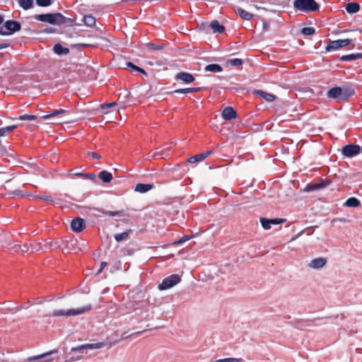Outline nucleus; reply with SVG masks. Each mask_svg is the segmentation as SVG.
I'll list each match as a JSON object with an SVG mask.
<instances>
[{
	"instance_id": "nucleus-55",
	"label": "nucleus",
	"mask_w": 362,
	"mask_h": 362,
	"mask_svg": "<svg viewBox=\"0 0 362 362\" xmlns=\"http://www.w3.org/2000/svg\"><path fill=\"white\" fill-rule=\"evenodd\" d=\"M88 156L95 159H100L101 158V156L95 152H89Z\"/></svg>"
},
{
	"instance_id": "nucleus-15",
	"label": "nucleus",
	"mask_w": 362,
	"mask_h": 362,
	"mask_svg": "<svg viewBox=\"0 0 362 362\" xmlns=\"http://www.w3.org/2000/svg\"><path fill=\"white\" fill-rule=\"evenodd\" d=\"M98 72L95 69H83V73L80 74L83 80L93 81L97 78Z\"/></svg>"
},
{
	"instance_id": "nucleus-9",
	"label": "nucleus",
	"mask_w": 362,
	"mask_h": 362,
	"mask_svg": "<svg viewBox=\"0 0 362 362\" xmlns=\"http://www.w3.org/2000/svg\"><path fill=\"white\" fill-rule=\"evenodd\" d=\"M174 79L176 81H182L185 84H190L195 81V77L190 73L181 71L175 74Z\"/></svg>"
},
{
	"instance_id": "nucleus-36",
	"label": "nucleus",
	"mask_w": 362,
	"mask_h": 362,
	"mask_svg": "<svg viewBox=\"0 0 362 362\" xmlns=\"http://www.w3.org/2000/svg\"><path fill=\"white\" fill-rule=\"evenodd\" d=\"M19 5L25 10L30 9L33 6V0H18Z\"/></svg>"
},
{
	"instance_id": "nucleus-43",
	"label": "nucleus",
	"mask_w": 362,
	"mask_h": 362,
	"mask_svg": "<svg viewBox=\"0 0 362 362\" xmlns=\"http://www.w3.org/2000/svg\"><path fill=\"white\" fill-rule=\"evenodd\" d=\"M301 33L305 35H312L315 33V29L311 27H305L301 30Z\"/></svg>"
},
{
	"instance_id": "nucleus-59",
	"label": "nucleus",
	"mask_w": 362,
	"mask_h": 362,
	"mask_svg": "<svg viewBox=\"0 0 362 362\" xmlns=\"http://www.w3.org/2000/svg\"><path fill=\"white\" fill-rule=\"evenodd\" d=\"M269 28V23L265 21H263V30L267 31Z\"/></svg>"
},
{
	"instance_id": "nucleus-57",
	"label": "nucleus",
	"mask_w": 362,
	"mask_h": 362,
	"mask_svg": "<svg viewBox=\"0 0 362 362\" xmlns=\"http://www.w3.org/2000/svg\"><path fill=\"white\" fill-rule=\"evenodd\" d=\"M107 265V262H102L100 263V269L98 271L97 274H100L103 269Z\"/></svg>"
},
{
	"instance_id": "nucleus-49",
	"label": "nucleus",
	"mask_w": 362,
	"mask_h": 362,
	"mask_svg": "<svg viewBox=\"0 0 362 362\" xmlns=\"http://www.w3.org/2000/svg\"><path fill=\"white\" fill-rule=\"evenodd\" d=\"M36 4L40 6H47L51 4V0H36Z\"/></svg>"
},
{
	"instance_id": "nucleus-63",
	"label": "nucleus",
	"mask_w": 362,
	"mask_h": 362,
	"mask_svg": "<svg viewBox=\"0 0 362 362\" xmlns=\"http://www.w3.org/2000/svg\"><path fill=\"white\" fill-rule=\"evenodd\" d=\"M132 334H129V335H128V334H127V333H126V332H124V333H123V334H122V337H121V339H120V340H119V341L124 340V339H127L129 337H130V336H132Z\"/></svg>"
},
{
	"instance_id": "nucleus-38",
	"label": "nucleus",
	"mask_w": 362,
	"mask_h": 362,
	"mask_svg": "<svg viewBox=\"0 0 362 362\" xmlns=\"http://www.w3.org/2000/svg\"><path fill=\"white\" fill-rule=\"evenodd\" d=\"M44 250V245L41 243H30V250L31 252H37Z\"/></svg>"
},
{
	"instance_id": "nucleus-2",
	"label": "nucleus",
	"mask_w": 362,
	"mask_h": 362,
	"mask_svg": "<svg viewBox=\"0 0 362 362\" xmlns=\"http://www.w3.org/2000/svg\"><path fill=\"white\" fill-rule=\"evenodd\" d=\"M92 309V305L90 304H88L85 306L78 308H71L65 310H54L51 314L52 316L54 317H70V316H76L84 314L90 311Z\"/></svg>"
},
{
	"instance_id": "nucleus-60",
	"label": "nucleus",
	"mask_w": 362,
	"mask_h": 362,
	"mask_svg": "<svg viewBox=\"0 0 362 362\" xmlns=\"http://www.w3.org/2000/svg\"><path fill=\"white\" fill-rule=\"evenodd\" d=\"M205 68H221V66L216 64H211L206 65Z\"/></svg>"
},
{
	"instance_id": "nucleus-6",
	"label": "nucleus",
	"mask_w": 362,
	"mask_h": 362,
	"mask_svg": "<svg viewBox=\"0 0 362 362\" xmlns=\"http://www.w3.org/2000/svg\"><path fill=\"white\" fill-rule=\"evenodd\" d=\"M361 148L356 144H348L342 147L341 153L346 158H353L361 152Z\"/></svg>"
},
{
	"instance_id": "nucleus-29",
	"label": "nucleus",
	"mask_w": 362,
	"mask_h": 362,
	"mask_svg": "<svg viewBox=\"0 0 362 362\" xmlns=\"http://www.w3.org/2000/svg\"><path fill=\"white\" fill-rule=\"evenodd\" d=\"M54 51L59 55L67 54L69 52V49L67 47H64L60 44H56L54 46Z\"/></svg>"
},
{
	"instance_id": "nucleus-5",
	"label": "nucleus",
	"mask_w": 362,
	"mask_h": 362,
	"mask_svg": "<svg viewBox=\"0 0 362 362\" xmlns=\"http://www.w3.org/2000/svg\"><path fill=\"white\" fill-rule=\"evenodd\" d=\"M181 281V276L179 274H172L164 278L162 282L158 286L160 291L169 289Z\"/></svg>"
},
{
	"instance_id": "nucleus-50",
	"label": "nucleus",
	"mask_w": 362,
	"mask_h": 362,
	"mask_svg": "<svg viewBox=\"0 0 362 362\" xmlns=\"http://www.w3.org/2000/svg\"><path fill=\"white\" fill-rule=\"evenodd\" d=\"M117 105V103L115 102L109 103H103L100 105V108L102 110H107L111 107H113Z\"/></svg>"
},
{
	"instance_id": "nucleus-32",
	"label": "nucleus",
	"mask_w": 362,
	"mask_h": 362,
	"mask_svg": "<svg viewBox=\"0 0 362 362\" xmlns=\"http://www.w3.org/2000/svg\"><path fill=\"white\" fill-rule=\"evenodd\" d=\"M118 63L116 64L117 66H126L127 68H139L138 66L134 65L131 62H126L122 57H119L117 59Z\"/></svg>"
},
{
	"instance_id": "nucleus-27",
	"label": "nucleus",
	"mask_w": 362,
	"mask_h": 362,
	"mask_svg": "<svg viewBox=\"0 0 362 362\" xmlns=\"http://www.w3.org/2000/svg\"><path fill=\"white\" fill-rule=\"evenodd\" d=\"M360 9V6L357 3H349L346 6V10L349 13H355Z\"/></svg>"
},
{
	"instance_id": "nucleus-35",
	"label": "nucleus",
	"mask_w": 362,
	"mask_h": 362,
	"mask_svg": "<svg viewBox=\"0 0 362 362\" xmlns=\"http://www.w3.org/2000/svg\"><path fill=\"white\" fill-rule=\"evenodd\" d=\"M17 128V125H11L0 128V137L7 135L8 133Z\"/></svg>"
},
{
	"instance_id": "nucleus-1",
	"label": "nucleus",
	"mask_w": 362,
	"mask_h": 362,
	"mask_svg": "<svg viewBox=\"0 0 362 362\" xmlns=\"http://www.w3.org/2000/svg\"><path fill=\"white\" fill-rule=\"evenodd\" d=\"M354 94V89L350 86L343 88L336 86L330 88L327 91V97L337 100H346Z\"/></svg>"
},
{
	"instance_id": "nucleus-54",
	"label": "nucleus",
	"mask_w": 362,
	"mask_h": 362,
	"mask_svg": "<svg viewBox=\"0 0 362 362\" xmlns=\"http://www.w3.org/2000/svg\"><path fill=\"white\" fill-rule=\"evenodd\" d=\"M84 349H85L84 344H82V345H80V346H76V347H72L71 349V351H72V352L81 351L84 350Z\"/></svg>"
},
{
	"instance_id": "nucleus-20",
	"label": "nucleus",
	"mask_w": 362,
	"mask_h": 362,
	"mask_svg": "<svg viewBox=\"0 0 362 362\" xmlns=\"http://www.w3.org/2000/svg\"><path fill=\"white\" fill-rule=\"evenodd\" d=\"M170 149H171L170 146H168V147L163 148H157L151 156L153 158H157V157L163 158L164 156H168L169 151H170Z\"/></svg>"
},
{
	"instance_id": "nucleus-18",
	"label": "nucleus",
	"mask_w": 362,
	"mask_h": 362,
	"mask_svg": "<svg viewBox=\"0 0 362 362\" xmlns=\"http://www.w3.org/2000/svg\"><path fill=\"white\" fill-rule=\"evenodd\" d=\"M212 153V151H209L204 153H199L195 156H193L190 157L188 159V162L190 163H195L197 162H200L204 160L206 158H207L211 153Z\"/></svg>"
},
{
	"instance_id": "nucleus-11",
	"label": "nucleus",
	"mask_w": 362,
	"mask_h": 362,
	"mask_svg": "<svg viewBox=\"0 0 362 362\" xmlns=\"http://www.w3.org/2000/svg\"><path fill=\"white\" fill-rule=\"evenodd\" d=\"M86 228V222L81 218H76L71 221V228L73 231L80 233Z\"/></svg>"
},
{
	"instance_id": "nucleus-45",
	"label": "nucleus",
	"mask_w": 362,
	"mask_h": 362,
	"mask_svg": "<svg viewBox=\"0 0 362 362\" xmlns=\"http://www.w3.org/2000/svg\"><path fill=\"white\" fill-rule=\"evenodd\" d=\"M315 190H318V187L316 185L315 183L309 184V185H306V187L304 189V191L307 192H313Z\"/></svg>"
},
{
	"instance_id": "nucleus-16",
	"label": "nucleus",
	"mask_w": 362,
	"mask_h": 362,
	"mask_svg": "<svg viewBox=\"0 0 362 362\" xmlns=\"http://www.w3.org/2000/svg\"><path fill=\"white\" fill-rule=\"evenodd\" d=\"M327 263V259L324 257L315 258L310 261L308 266L313 269H320Z\"/></svg>"
},
{
	"instance_id": "nucleus-46",
	"label": "nucleus",
	"mask_w": 362,
	"mask_h": 362,
	"mask_svg": "<svg viewBox=\"0 0 362 362\" xmlns=\"http://www.w3.org/2000/svg\"><path fill=\"white\" fill-rule=\"evenodd\" d=\"M269 221H270V225H278V224H281V223H283L286 221V219L284 218H271L269 219Z\"/></svg>"
},
{
	"instance_id": "nucleus-26",
	"label": "nucleus",
	"mask_w": 362,
	"mask_h": 362,
	"mask_svg": "<svg viewBox=\"0 0 362 362\" xmlns=\"http://www.w3.org/2000/svg\"><path fill=\"white\" fill-rule=\"evenodd\" d=\"M237 13L243 19L246 21H250L253 18V14L250 12L246 11L245 10L238 8L236 10Z\"/></svg>"
},
{
	"instance_id": "nucleus-39",
	"label": "nucleus",
	"mask_w": 362,
	"mask_h": 362,
	"mask_svg": "<svg viewBox=\"0 0 362 362\" xmlns=\"http://www.w3.org/2000/svg\"><path fill=\"white\" fill-rule=\"evenodd\" d=\"M54 353H57V349H54V350H52L50 351H48L47 353H45V354H40V355H38V356H33V357H30L29 358V361H38L39 359H42L47 356H49L52 354H54Z\"/></svg>"
},
{
	"instance_id": "nucleus-40",
	"label": "nucleus",
	"mask_w": 362,
	"mask_h": 362,
	"mask_svg": "<svg viewBox=\"0 0 362 362\" xmlns=\"http://www.w3.org/2000/svg\"><path fill=\"white\" fill-rule=\"evenodd\" d=\"M242 358H221L216 361L211 360L210 362H239L242 361Z\"/></svg>"
},
{
	"instance_id": "nucleus-52",
	"label": "nucleus",
	"mask_w": 362,
	"mask_h": 362,
	"mask_svg": "<svg viewBox=\"0 0 362 362\" xmlns=\"http://www.w3.org/2000/svg\"><path fill=\"white\" fill-rule=\"evenodd\" d=\"M9 194L14 195V196H22V197L25 196L24 192L19 189L13 190V191L9 193Z\"/></svg>"
},
{
	"instance_id": "nucleus-42",
	"label": "nucleus",
	"mask_w": 362,
	"mask_h": 362,
	"mask_svg": "<svg viewBox=\"0 0 362 362\" xmlns=\"http://www.w3.org/2000/svg\"><path fill=\"white\" fill-rule=\"evenodd\" d=\"M18 119L22 121H24V120L35 121L37 119V117L36 115H20Z\"/></svg>"
},
{
	"instance_id": "nucleus-28",
	"label": "nucleus",
	"mask_w": 362,
	"mask_h": 362,
	"mask_svg": "<svg viewBox=\"0 0 362 362\" xmlns=\"http://www.w3.org/2000/svg\"><path fill=\"white\" fill-rule=\"evenodd\" d=\"M362 58V53L351 54L348 55H344L339 58L341 61H352L357 60Z\"/></svg>"
},
{
	"instance_id": "nucleus-8",
	"label": "nucleus",
	"mask_w": 362,
	"mask_h": 362,
	"mask_svg": "<svg viewBox=\"0 0 362 362\" xmlns=\"http://www.w3.org/2000/svg\"><path fill=\"white\" fill-rule=\"evenodd\" d=\"M351 42V40L349 39L329 41V44L325 47V50L327 52L336 50L349 45Z\"/></svg>"
},
{
	"instance_id": "nucleus-41",
	"label": "nucleus",
	"mask_w": 362,
	"mask_h": 362,
	"mask_svg": "<svg viewBox=\"0 0 362 362\" xmlns=\"http://www.w3.org/2000/svg\"><path fill=\"white\" fill-rule=\"evenodd\" d=\"M259 221L261 223L262 228L264 230H269L271 228L270 221L269 218H260Z\"/></svg>"
},
{
	"instance_id": "nucleus-61",
	"label": "nucleus",
	"mask_w": 362,
	"mask_h": 362,
	"mask_svg": "<svg viewBox=\"0 0 362 362\" xmlns=\"http://www.w3.org/2000/svg\"><path fill=\"white\" fill-rule=\"evenodd\" d=\"M29 307L28 305V303L24 304L22 306H16V310L17 311H19L21 310L22 308H25V309H27Z\"/></svg>"
},
{
	"instance_id": "nucleus-7",
	"label": "nucleus",
	"mask_w": 362,
	"mask_h": 362,
	"mask_svg": "<svg viewBox=\"0 0 362 362\" xmlns=\"http://www.w3.org/2000/svg\"><path fill=\"white\" fill-rule=\"evenodd\" d=\"M219 62L223 61V63L221 64L222 66H224L226 67L228 66H254V64H252L249 59H222L218 60Z\"/></svg>"
},
{
	"instance_id": "nucleus-64",
	"label": "nucleus",
	"mask_w": 362,
	"mask_h": 362,
	"mask_svg": "<svg viewBox=\"0 0 362 362\" xmlns=\"http://www.w3.org/2000/svg\"><path fill=\"white\" fill-rule=\"evenodd\" d=\"M19 244H17L13 247V249L14 250L15 252H21V250H19Z\"/></svg>"
},
{
	"instance_id": "nucleus-37",
	"label": "nucleus",
	"mask_w": 362,
	"mask_h": 362,
	"mask_svg": "<svg viewBox=\"0 0 362 362\" xmlns=\"http://www.w3.org/2000/svg\"><path fill=\"white\" fill-rule=\"evenodd\" d=\"M106 345L105 342H98L95 344H85L84 347L85 349H101Z\"/></svg>"
},
{
	"instance_id": "nucleus-10",
	"label": "nucleus",
	"mask_w": 362,
	"mask_h": 362,
	"mask_svg": "<svg viewBox=\"0 0 362 362\" xmlns=\"http://www.w3.org/2000/svg\"><path fill=\"white\" fill-rule=\"evenodd\" d=\"M4 28L8 31V35H12L21 30V25L18 21L9 20L4 23Z\"/></svg>"
},
{
	"instance_id": "nucleus-44",
	"label": "nucleus",
	"mask_w": 362,
	"mask_h": 362,
	"mask_svg": "<svg viewBox=\"0 0 362 362\" xmlns=\"http://www.w3.org/2000/svg\"><path fill=\"white\" fill-rule=\"evenodd\" d=\"M330 183H331V182L329 180H322L320 182H317L315 184L318 187V189H320L327 187Z\"/></svg>"
},
{
	"instance_id": "nucleus-3",
	"label": "nucleus",
	"mask_w": 362,
	"mask_h": 362,
	"mask_svg": "<svg viewBox=\"0 0 362 362\" xmlns=\"http://www.w3.org/2000/svg\"><path fill=\"white\" fill-rule=\"evenodd\" d=\"M35 19L42 22L49 23L52 25H62L66 23V18L60 13L39 14Z\"/></svg>"
},
{
	"instance_id": "nucleus-47",
	"label": "nucleus",
	"mask_w": 362,
	"mask_h": 362,
	"mask_svg": "<svg viewBox=\"0 0 362 362\" xmlns=\"http://www.w3.org/2000/svg\"><path fill=\"white\" fill-rule=\"evenodd\" d=\"M146 47L148 48H150V49H154V50H158V49H161L164 47L163 45L160 44V45H155V44H153V43H148L146 45Z\"/></svg>"
},
{
	"instance_id": "nucleus-56",
	"label": "nucleus",
	"mask_w": 362,
	"mask_h": 362,
	"mask_svg": "<svg viewBox=\"0 0 362 362\" xmlns=\"http://www.w3.org/2000/svg\"><path fill=\"white\" fill-rule=\"evenodd\" d=\"M83 178L90 179L91 180H94L95 179V175L93 173H86L84 174Z\"/></svg>"
},
{
	"instance_id": "nucleus-48",
	"label": "nucleus",
	"mask_w": 362,
	"mask_h": 362,
	"mask_svg": "<svg viewBox=\"0 0 362 362\" xmlns=\"http://www.w3.org/2000/svg\"><path fill=\"white\" fill-rule=\"evenodd\" d=\"M19 250H21V252L23 253L30 252V244L25 243L23 245H19Z\"/></svg>"
},
{
	"instance_id": "nucleus-62",
	"label": "nucleus",
	"mask_w": 362,
	"mask_h": 362,
	"mask_svg": "<svg viewBox=\"0 0 362 362\" xmlns=\"http://www.w3.org/2000/svg\"><path fill=\"white\" fill-rule=\"evenodd\" d=\"M305 232V230H301L300 232H299L298 233H297L293 238L292 240H296L297 238H298L300 236H301Z\"/></svg>"
},
{
	"instance_id": "nucleus-25",
	"label": "nucleus",
	"mask_w": 362,
	"mask_h": 362,
	"mask_svg": "<svg viewBox=\"0 0 362 362\" xmlns=\"http://www.w3.org/2000/svg\"><path fill=\"white\" fill-rule=\"evenodd\" d=\"M255 93L260 95L262 98H264L267 102H272L275 100L276 96L272 93H267L262 90H257Z\"/></svg>"
},
{
	"instance_id": "nucleus-34",
	"label": "nucleus",
	"mask_w": 362,
	"mask_h": 362,
	"mask_svg": "<svg viewBox=\"0 0 362 362\" xmlns=\"http://www.w3.org/2000/svg\"><path fill=\"white\" fill-rule=\"evenodd\" d=\"M0 309L5 312L11 311V310H16V307L13 306L11 301L4 302L1 304V307L0 308Z\"/></svg>"
},
{
	"instance_id": "nucleus-12",
	"label": "nucleus",
	"mask_w": 362,
	"mask_h": 362,
	"mask_svg": "<svg viewBox=\"0 0 362 362\" xmlns=\"http://www.w3.org/2000/svg\"><path fill=\"white\" fill-rule=\"evenodd\" d=\"M132 71L139 73L141 76L142 79L144 81L150 82L151 81L155 80V74L153 71V69H148V71H146V69H131Z\"/></svg>"
},
{
	"instance_id": "nucleus-53",
	"label": "nucleus",
	"mask_w": 362,
	"mask_h": 362,
	"mask_svg": "<svg viewBox=\"0 0 362 362\" xmlns=\"http://www.w3.org/2000/svg\"><path fill=\"white\" fill-rule=\"evenodd\" d=\"M191 238L190 236H188V235H184L182 236L181 238H180L177 242L176 243H178V244H182L187 240H189V239Z\"/></svg>"
},
{
	"instance_id": "nucleus-4",
	"label": "nucleus",
	"mask_w": 362,
	"mask_h": 362,
	"mask_svg": "<svg viewBox=\"0 0 362 362\" xmlns=\"http://www.w3.org/2000/svg\"><path fill=\"white\" fill-rule=\"evenodd\" d=\"M293 6L296 9L303 11H316L320 6L315 0H294Z\"/></svg>"
},
{
	"instance_id": "nucleus-21",
	"label": "nucleus",
	"mask_w": 362,
	"mask_h": 362,
	"mask_svg": "<svg viewBox=\"0 0 362 362\" xmlns=\"http://www.w3.org/2000/svg\"><path fill=\"white\" fill-rule=\"evenodd\" d=\"M344 206L350 208H357L361 206V202L357 198L352 197L346 200Z\"/></svg>"
},
{
	"instance_id": "nucleus-22",
	"label": "nucleus",
	"mask_w": 362,
	"mask_h": 362,
	"mask_svg": "<svg viewBox=\"0 0 362 362\" xmlns=\"http://www.w3.org/2000/svg\"><path fill=\"white\" fill-rule=\"evenodd\" d=\"M209 26L212 29L214 33H223L225 31V27L222 25H220L218 21L216 20L212 21Z\"/></svg>"
},
{
	"instance_id": "nucleus-19",
	"label": "nucleus",
	"mask_w": 362,
	"mask_h": 362,
	"mask_svg": "<svg viewBox=\"0 0 362 362\" xmlns=\"http://www.w3.org/2000/svg\"><path fill=\"white\" fill-rule=\"evenodd\" d=\"M203 89L202 87H193L186 88H178L170 93V94L177 93V94H187L189 93L199 92Z\"/></svg>"
},
{
	"instance_id": "nucleus-58",
	"label": "nucleus",
	"mask_w": 362,
	"mask_h": 362,
	"mask_svg": "<svg viewBox=\"0 0 362 362\" xmlns=\"http://www.w3.org/2000/svg\"><path fill=\"white\" fill-rule=\"evenodd\" d=\"M0 35H9L8 34V31L6 30L4 26L0 28Z\"/></svg>"
},
{
	"instance_id": "nucleus-31",
	"label": "nucleus",
	"mask_w": 362,
	"mask_h": 362,
	"mask_svg": "<svg viewBox=\"0 0 362 362\" xmlns=\"http://www.w3.org/2000/svg\"><path fill=\"white\" fill-rule=\"evenodd\" d=\"M61 244L59 241H49L44 244V250H56L60 247Z\"/></svg>"
},
{
	"instance_id": "nucleus-13",
	"label": "nucleus",
	"mask_w": 362,
	"mask_h": 362,
	"mask_svg": "<svg viewBox=\"0 0 362 362\" xmlns=\"http://www.w3.org/2000/svg\"><path fill=\"white\" fill-rule=\"evenodd\" d=\"M68 114V111L64 109L52 110L47 115H45L41 117L42 119L47 120L52 118L58 117L59 119L62 118L63 115Z\"/></svg>"
},
{
	"instance_id": "nucleus-30",
	"label": "nucleus",
	"mask_w": 362,
	"mask_h": 362,
	"mask_svg": "<svg viewBox=\"0 0 362 362\" xmlns=\"http://www.w3.org/2000/svg\"><path fill=\"white\" fill-rule=\"evenodd\" d=\"M132 233V230H129L127 231L117 233L114 235V238L117 242H122L128 238L129 234Z\"/></svg>"
},
{
	"instance_id": "nucleus-23",
	"label": "nucleus",
	"mask_w": 362,
	"mask_h": 362,
	"mask_svg": "<svg viewBox=\"0 0 362 362\" xmlns=\"http://www.w3.org/2000/svg\"><path fill=\"white\" fill-rule=\"evenodd\" d=\"M98 177L104 182L109 183L112 180V175L107 170H103L99 173Z\"/></svg>"
},
{
	"instance_id": "nucleus-14",
	"label": "nucleus",
	"mask_w": 362,
	"mask_h": 362,
	"mask_svg": "<svg viewBox=\"0 0 362 362\" xmlns=\"http://www.w3.org/2000/svg\"><path fill=\"white\" fill-rule=\"evenodd\" d=\"M221 116L225 120L229 121L236 118L237 112L233 107H227L223 110Z\"/></svg>"
},
{
	"instance_id": "nucleus-51",
	"label": "nucleus",
	"mask_w": 362,
	"mask_h": 362,
	"mask_svg": "<svg viewBox=\"0 0 362 362\" xmlns=\"http://www.w3.org/2000/svg\"><path fill=\"white\" fill-rule=\"evenodd\" d=\"M36 199L44 200L49 202H53L54 200L51 196L45 195V196H36Z\"/></svg>"
},
{
	"instance_id": "nucleus-17",
	"label": "nucleus",
	"mask_w": 362,
	"mask_h": 362,
	"mask_svg": "<svg viewBox=\"0 0 362 362\" xmlns=\"http://www.w3.org/2000/svg\"><path fill=\"white\" fill-rule=\"evenodd\" d=\"M153 188L154 185L153 184L137 183L134 187V191L144 194Z\"/></svg>"
},
{
	"instance_id": "nucleus-24",
	"label": "nucleus",
	"mask_w": 362,
	"mask_h": 362,
	"mask_svg": "<svg viewBox=\"0 0 362 362\" xmlns=\"http://www.w3.org/2000/svg\"><path fill=\"white\" fill-rule=\"evenodd\" d=\"M103 215L109 216H119L120 218H124L127 216L123 211H106L104 209L100 210Z\"/></svg>"
},
{
	"instance_id": "nucleus-33",
	"label": "nucleus",
	"mask_w": 362,
	"mask_h": 362,
	"mask_svg": "<svg viewBox=\"0 0 362 362\" xmlns=\"http://www.w3.org/2000/svg\"><path fill=\"white\" fill-rule=\"evenodd\" d=\"M83 22L86 25L92 27L95 24L96 19L91 15H87L83 16Z\"/></svg>"
}]
</instances>
